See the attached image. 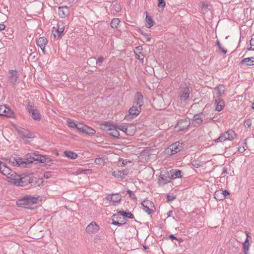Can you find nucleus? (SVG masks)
I'll return each mask as SVG.
<instances>
[{
    "label": "nucleus",
    "instance_id": "nucleus-31",
    "mask_svg": "<svg viewBox=\"0 0 254 254\" xmlns=\"http://www.w3.org/2000/svg\"><path fill=\"white\" fill-rule=\"evenodd\" d=\"M64 155L69 159L74 160L78 158V155L77 153L71 151H65L64 152Z\"/></svg>",
    "mask_w": 254,
    "mask_h": 254
},
{
    "label": "nucleus",
    "instance_id": "nucleus-26",
    "mask_svg": "<svg viewBox=\"0 0 254 254\" xmlns=\"http://www.w3.org/2000/svg\"><path fill=\"white\" fill-rule=\"evenodd\" d=\"M215 99V110L217 111L220 112L222 111L224 106V101L220 98H214Z\"/></svg>",
    "mask_w": 254,
    "mask_h": 254
},
{
    "label": "nucleus",
    "instance_id": "nucleus-53",
    "mask_svg": "<svg viewBox=\"0 0 254 254\" xmlns=\"http://www.w3.org/2000/svg\"><path fill=\"white\" fill-rule=\"evenodd\" d=\"M227 173V170L226 168H224L222 171V174H225Z\"/></svg>",
    "mask_w": 254,
    "mask_h": 254
},
{
    "label": "nucleus",
    "instance_id": "nucleus-11",
    "mask_svg": "<svg viewBox=\"0 0 254 254\" xmlns=\"http://www.w3.org/2000/svg\"><path fill=\"white\" fill-rule=\"evenodd\" d=\"M9 159L1 158L0 159V172L3 175L7 176L11 173V169L6 166V163H8Z\"/></svg>",
    "mask_w": 254,
    "mask_h": 254
},
{
    "label": "nucleus",
    "instance_id": "nucleus-50",
    "mask_svg": "<svg viewBox=\"0 0 254 254\" xmlns=\"http://www.w3.org/2000/svg\"><path fill=\"white\" fill-rule=\"evenodd\" d=\"M104 59L103 57H100L96 60V64H101L104 61Z\"/></svg>",
    "mask_w": 254,
    "mask_h": 254
},
{
    "label": "nucleus",
    "instance_id": "nucleus-28",
    "mask_svg": "<svg viewBox=\"0 0 254 254\" xmlns=\"http://www.w3.org/2000/svg\"><path fill=\"white\" fill-rule=\"evenodd\" d=\"M240 64L248 66L254 65V57L245 58L242 60Z\"/></svg>",
    "mask_w": 254,
    "mask_h": 254
},
{
    "label": "nucleus",
    "instance_id": "nucleus-58",
    "mask_svg": "<svg viewBox=\"0 0 254 254\" xmlns=\"http://www.w3.org/2000/svg\"><path fill=\"white\" fill-rule=\"evenodd\" d=\"M252 108H253V109H254V103H253V104Z\"/></svg>",
    "mask_w": 254,
    "mask_h": 254
},
{
    "label": "nucleus",
    "instance_id": "nucleus-16",
    "mask_svg": "<svg viewBox=\"0 0 254 254\" xmlns=\"http://www.w3.org/2000/svg\"><path fill=\"white\" fill-rule=\"evenodd\" d=\"M100 229L99 226L95 222H91L86 228V232L89 235L96 233Z\"/></svg>",
    "mask_w": 254,
    "mask_h": 254
},
{
    "label": "nucleus",
    "instance_id": "nucleus-18",
    "mask_svg": "<svg viewBox=\"0 0 254 254\" xmlns=\"http://www.w3.org/2000/svg\"><path fill=\"white\" fill-rule=\"evenodd\" d=\"M190 125V122L189 120L185 119L179 121L175 127L178 130H183L187 129Z\"/></svg>",
    "mask_w": 254,
    "mask_h": 254
},
{
    "label": "nucleus",
    "instance_id": "nucleus-42",
    "mask_svg": "<svg viewBox=\"0 0 254 254\" xmlns=\"http://www.w3.org/2000/svg\"><path fill=\"white\" fill-rule=\"evenodd\" d=\"M119 161H122V164L123 166L127 165L128 163H131V161L127 159L123 160L121 158L119 159Z\"/></svg>",
    "mask_w": 254,
    "mask_h": 254
},
{
    "label": "nucleus",
    "instance_id": "nucleus-45",
    "mask_svg": "<svg viewBox=\"0 0 254 254\" xmlns=\"http://www.w3.org/2000/svg\"><path fill=\"white\" fill-rule=\"evenodd\" d=\"M244 125L245 127H249L252 125V121L251 120H247L245 121Z\"/></svg>",
    "mask_w": 254,
    "mask_h": 254
},
{
    "label": "nucleus",
    "instance_id": "nucleus-5",
    "mask_svg": "<svg viewBox=\"0 0 254 254\" xmlns=\"http://www.w3.org/2000/svg\"><path fill=\"white\" fill-rule=\"evenodd\" d=\"M183 143L177 141L166 148L164 151V153L165 155L170 156L180 152L183 149Z\"/></svg>",
    "mask_w": 254,
    "mask_h": 254
},
{
    "label": "nucleus",
    "instance_id": "nucleus-12",
    "mask_svg": "<svg viewBox=\"0 0 254 254\" xmlns=\"http://www.w3.org/2000/svg\"><path fill=\"white\" fill-rule=\"evenodd\" d=\"M64 25L62 22L58 23L57 27H54L52 30V36L55 38L57 37H61L64 30Z\"/></svg>",
    "mask_w": 254,
    "mask_h": 254
},
{
    "label": "nucleus",
    "instance_id": "nucleus-23",
    "mask_svg": "<svg viewBox=\"0 0 254 254\" xmlns=\"http://www.w3.org/2000/svg\"><path fill=\"white\" fill-rule=\"evenodd\" d=\"M107 200L112 202L114 204L120 202L122 199V196L118 193L108 195L106 197Z\"/></svg>",
    "mask_w": 254,
    "mask_h": 254
},
{
    "label": "nucleus",
    "instance_id": "nucleus-10",
    "mask_svg": "<svg viewBox=\"0 0 254 254\" xmlns=\"http://www.w3.org/2000/svg\"><path fill=\"white\" fill-rule=\"evenodd\" d=\"M9 159L1 158L0 159V172L3 175L7 176L11 173V169L6 166V163H8Z\"/></svg>",
    "mask_w": 254,
    "mask_h": 254
},
{
    "label": "nucleus",
    "instance_id": "nucleus-57",
    "mask_svg": "<svg viewBox=\"0 0 254 254\" xmlns=\"http://www.w3.org/2000/svg\"><path fill=\"white\" fill-rule=\"evenodd\" d=\"M39 181H40V183H42L43 182V180L42 179H39Z\"/></svg>",
    "mask_w": 254,
    "mask_h": 254
},
{
    "label": "nucleus",
    "instance_id": "nucleus-20",
    "mask_svg": "<svg viewBox=\"0 0 254 254\" xmlns=\"http://www.w3.org/2000/svg\"><path fill=\"white\" fill-rule=\"evenodd\" d=\"M112 223L114 225H123L126 223L127 220L125 217L119 216L118 215L114 214L112 216Z\"/></svg>",
    "mask_w": 254,
    "mask_h": 254
},
{
    "label": "nucleus",
    "instance_id": "nucleus-13",
    "mask_svg": "<svg viewBox=\"0 0 254 254\" xmlns=\"http://www.w3.org/2000/svg\"><path fill=\"white\" fill-rule=\"evenodd\" d=\"M119 129L127 135L129 136L133 135L136 131V127L132 124H130L127 126H120Z\"/></svg>",
    "mask_w": 254,
    "mask_h": 254
},
{
    "label": "nucleus",
    "instance_id": "nucleus-55",
    "mask_svg": "<svg viewBox=\"0 0 254 254\" xmlns=\"http://www.w3.org/2000/svg\"><path fill=\"white\" fill-rule=\"evenodd\" d=\"M127 192L130 195V196L131 195V194H132V191L130 190H128L127 191Z\"/></svg>",
    "mask_w": 254,
    "mask_h": 254
},
{
    "label": "nucleus",
    "instance_id": "nucleus-2",
    "mask_svg": "<svg viewBox=\"0 0 254 254\" xmlns=\"http://www.w3.org/2000/svg\"><path fill=\"white\" fill-rule=\"evenodd\" d=\"M7 179L8 183L19 186H24L32 182L30 177L27 176H21L14 172H11L7 176Z\"/></svg>",
    "mask_w": 254,
    "mask_h": 254
},
{
    "label": "nucleus",
    "instance_id": "nucleus-30",
    "mask_svg": "<svg viewBox=\"0 0 254 254\" xmlns=\"http://www.w3.org/2000/svg\"><path fill=\"white\" fill-rule=\"evenodd\" d=\"M146 17L145 19V25L147 28H150L152 27L154 24V22L153 20L152 17L147 14V12L146 11Z\"/></svg>",
    "mask_w": 254,
    "mask_h": 254
},
{
    "label": "nucleus",
    "instance_id": "nucleus-1",
    "mask_svg": "<svg viewBox=\"0 0 254 254\" xmlns=\"http://www.w3.org/2000/svg\"><path fill=\"white\" fill-rule=\"evenodd\" d=\"M35 160H39L42 162L46 161L44 156L33 153L27 154L25 161L20 158H13L9 159L8 163L14 166H24L28 163L33 162Z\"/></svg>",
    "mask_w": 254,
    "mask_h": 254
},
{
    "label": "nucleus",
    "instance_id": "nucleus-15",
    "mask_svg": "<svg viewBox=\"0 0 254 254\" xmlns=\"http://www.w3.org/2000/svg\"><path fill=\"white\" fill-rule=\"evenodd\" d=\"M0 115L8 118L14 117V112L5 105L0 106Z\"/></svg>",
    "mask_w": 254,
    "mask_h": 254
},
{
    "label": "nucleus",
    "instance_id": "nucleus-59",
    "mask_svg": "<svg viewBox=\"0 0 254 254\" xmlns=\"http://www.w3.org/2000/svg\"><path fill=\"white\" fill-rule=\"evenodd\" d=\"M150 38H148L147 40V41H150Z\"/></svg>",
    "mask_w": 254,
    "mask_h": 254
},
{
    "label": "nucleus",
    "instance_id": "nucleus-34",
    "mask_svg": "<svg viewBox=\"0 0 254 254\" xmlns=\"http://www.w3.org/2000/svg\"><path fill=\"white\" fill-rule=\"evenodd\" d=\"M67 125L70 128H76L78 122L71 119H67L66 120Z\"/></svg>",
    "mask_w": 254,
    "mask_h": 254
},
{
    "label": "nucleus",
    "instance_id": "nucleus-27",
    "mask_svg": "<svg viewBox=\"0 0 254 254\" xmlns=\"http://www.w3.org/2000/svg\"><path fill=\"white\" fill-rule=\"evenodd\" d=\"M58 13L62 18H64L67 16L69 13V10L67 6H60L59 8Z\"/></svg>",
    "mask_w": 254,
    "mask_h": 254
},
{
    "label": "nucleus",
    "instance_id": "nucleus-39",
    "mask_svg": "<svg viewBox=\"0 0 254 254\" xmlns=\"http://www.w3.org/2000/svg\"><path fill=\"white\" fill-rule=\"evenodd\" d=\"M95 163L98 165H104L105 164V160L103 158H97L95 160Z\"/></svg>",
    "mask_w": 254,
    "mask_h": 254
},
{
    "label": "nucleus",
    "instance_id": "nucleus-17",
    "mask_svg": "<svg viewBox=\"0 0 254 254\" xmlns=\"http://www.w3.org/2000/svg\"><path fill=\"white\" fill-rule=\"evenodd\" d=\"M230 195V193L227 190H218L215 191L214 193V198L217 200H224L226 197Z\"/></svg>",
    "mask_w": 254,
    "mask_h": 254
},
{
    "label": "nucleus",
    "instance_id": "nucleus-44",
    "mask_svg": "<svg viewBox=\"0 0 254 254\" xmlns=\"http://www.w3.org/2000/svg\"><path fill=\"white\" fill-rule=\"evenodd\" d=\"M158 0V5L159 7H162V8H164L165 6V2H164V0Z\"/></svg>",
    "mask_w": 254,
    "mask_h": 254
},
{
    "label": "nucleus",
    "instance_id": "nucleus-43",
    "mask_svg": "<svg viewBox=\"0 0 254 254\" xmlns=\"http://www.w3.org/2000/svg\"><path fill=\"white\" fill-rule=\"evenodd\" d=\"M143 48L142 47V46H137V47H136L135 48V50L134 51V53L135 54H137V53H139V54H141V51L142 50Z\"/></svg>",
    "mask_w": 254,
    "mask_h": 254
},
{
    "label": "nucleus",
    "instance_id": "nucleus-6",
    "mask_svg": "<svg viewBox=\"0 0 254 254\" xmlns=\"http://www.w3.org/2000/svg\"><path fill=\"white\" fill-rule=\"evenodd\" d=\"M237 137V134L232 129H229L227 131L221 133L219 137L214 140L215 143L223 142L226 140L232 141Z\"/></svg>",
    "mask_w": 254,
    "mask_h": 254
},
{
    "label": "nucleus",
    "instance_id": "nucleus-36",
    "mask_svg": "<svg viewBox=\"0 0 254 254\" xmlns=\"http://www.w3.org/2000/svg\"><path fill=\"white\" fill-rule=\"evenodd\" d=\"M120 20L119 18H113L111 22V26L113 28H117L120 23Z\"/></svg>",
    "mask_w": 254,
    "mask_h": 254
},
{
    "label": "nucleus",
    "instance_id": "nucleus-51",
    "mask_svg": "<svg viewBox=\"0 0 254 254\" xmlns=\"http://www.w3.org/2000/svg\"><path fill=\"white\" fill-rule=\"evenodd\" d=\"M5 28V26L3 23H0V31L3 30Z\"/></svg>",
    "mask_w": 254,
    "mask_h": 254
},
{
    "label": "nucleus",
    "instance_id": "nucleus-41",
    "mask_svg": "<svg viewBox=\"0 0 254 254\" xmlns=\"http://www.w3.org/2000/svg\"><path fill=\"white\" fill-rule=\"evenodd\" d=\"M200 7L203 10H206L208 8L209 4L206 1H203L200 3Z\"/></svg>",
    "mask_w": 254,
    "mask_h": 254
},
{
    "label": "nucleus",
    "instance_id": "nucleus-32",
    "mask_svg": "<svg viewBox=\"0 0 254 254\" xmlns=\"http://www.w3.org/2000/svg\"><path fill=\"white\" fill-rule=\"evenodd\" d=\"M202 122V119L201 117V115H196L194 116L192 122V124L194 126H198L200 125Z\"/></svg>",
    "mask_w": 254,
    "mask_h": 254
},
{
    "label": "nucleus",
    "instance_id": "nucleus-35",
    "mask_svg": "<svg viewBox=\"0 0 254 254\" xmlns=\"http://www.w3.org/2000/svg\"><path fill=\"white\" fill-rule=\"evenodd\" d=\"M118 213L120 214L121 216H123V217H126L130 219L133 218V215L129 211L125 212L124 211H120L118 212Z\"/></svg>",
    "mask_w": 254,
    "mask_h": 254
},
{
    "label": "nucleus",
    "instance_id": "nucleus-19",
    "mask_svg": "<svg viewBox=\"0 0 254 254\" xmlns=\"http://www.w3.org/2000/svg\"><path fill=\"white\" fill-rule=\"evenodd\" d=\"M143 97L140 92H136L134 96L133 105L142 107L143 104Z\"/></svg>",
    "mask_w": 254,
    "mask_h": 254
},
{
    "label": "nucleus",
    "instance_id": "nucleus-46",
    "mask_svg": "<svg viewBox=\"0 0 254 254\" xmlns=\"http://www.w3.org/2000/svg\"><path fill=\"white\" fill-rule=\"evenodd\" d=\"M51 176H52V174H51V172H46L44 174V177L46 179H49V178H51Z\"/></svg>",
    "mask_w": 254,
    "mask_h": 254
},
{
    "label": "nucleus",
    "instance_id": "nucleus-24",
    "mask_svg": "<svg viewBox=\"0 0 254 254\" xmlns=\"http://www.w3.org/2000/svg\"><path fill=\"white\" fill-rule=\"evenodd\" d=\"M47 43V39L44 37H40L36 41L37 45L41 48L44 54H45V47Z\"/></svg>",
    "mask_w": 254,
    "mask_h": 254
},
{
    "label": "nucleus",
    "instance_id": "nucleus-49",
    "mask_svg": "<svg viewBox=\"0 0 254 254\" xmlns=\"http://www.w3.org/2000/svg\"><path fill=\"white\" fill-rule=\"evenodd\" d=\"M175 198H176L175 196H173V195L172 196V195H167V199L168 201L173 200Z\"/></svg>",
    "mask_w": 254,
    "mask_h": 254
},
{
    "label": "nucleus",
    "instance_id": "nucleus-29",
    "mask_svg": "<svg viewBox=\"0 0 254 254\" xmlns=\"http://www.w3.org/2000/svg\"><path fill=\"white\" fill-rule=\"evenodd\" d=\"M170 174L171 179L180 178L182 177V172L179 170L172 169L170 171Z\"/></svg>",
    "mask_w": 254,
    "mask_h": 254
},
{
    "label": "nucleus",
    "instance_id": "nucleus-33",
    "mask_svg": "<svg viewBox=\"0 0 254 254\" xmlns=\"http://www.w3.org/2000/svg\"><path fill=\"white\" fill-rule=\"evenodd\" d=\"M29 112L31 114L32 118L35 120H40L41 115L39 112L35 109L31 110Z\"/></svg>",
    "mask_w": 254,
    "mask_h": 254
},
{
    "label": "nucleus",
    "instance_id": "nucleus-54",
    "mask_svg": "<svg viewBox=\"0 0 254 254\" xmlns=\"http://www.w3.org/2000/svg\"><path fill=\"white\" fill-rule=\"evenodd\" d=\"M170 238L173 239H175V240H176L177 238L173 235H171L170 236Z\"/></svg>",
    "mask_w": 254,
    "mask_h": 254
},
{
    "label": "nucleus",
    "instance_id": "nucleus-22",
    "mask_svg": "<svg viewBox=\"0 0 254 254\" xmlns=\"http://www.w3.org/2000/svg\"><path fill=\"white\" fill-rule=\"evenodd\" d=\"M225 93V87L222 85H219L215 88L214 98H220Z\"/></svg>",
    "mask_w": 254,
    "mask_h": 254
},
{
    "label": "nucleus",
    "instance_id": "nucleus-14",
    "mask_svg": "<svg viewBox=\"0 0 254 254\" xmlns=\"http://www.w3.org/2000/svg\"><path fill=\"white\" fill-rule=\"evenodd\" d=\"M143 210L148 214L152 213L155 211V206L152 201L149 200H144L142 202Z\"/></svg>",
    "mask_w": 254,
    "mask_h": 254
},
{
    "label": "nucleus",
    "instance_id": "nucleus-8",
    "mask_svg": "<svg viewBox=\"0 0 254 254\" xmlns=\"http://www.w3.org/2000/svg\"><path fill=\"white\" fill-rule=\"evenodd\" d=\"M76 129L79 132L87 134L94 135L96 133V130L94 128L80 122H78Z\"/></svg>",
    "mask_w": 254,
    "mask_h": 254
},
{
    "label": "nucleus",
    "instance_id": "nucleus-47",
    "mask_svg": "<svg viewBox=\"0 0 254 254\" xmlns=\"http://www.w3.org/2000/svg\"><path fill=\"white\" fill-rule=\"evenodd\" d=\"M136 57L137 59L143 61L144 59V56L141 53V54H135Z\"/></svg>",
    "mask_w": 254,
    "mask_h": 254
},
{
    "label": "nucleus",
    "instance_id": "nucleus-3",
    "mask_svg": "<svg viewBox=\"0 0 254 254\" xmlns=\"http://www.w3.org/2000/svg\"><path fill=\"white\" fill-rule=\"evenodd\" d=\"M119 127L120 126L118 127L116 124L108 122L103 123L100 125L102 130L115 138H119L120 135L119 131Z\"/></svg>",
    "mask_w": 254,
    "mask_h": 254
},
{
    "label": "nucleus",
    "instance_id": "nucleus-38",
    "mask_svg": "<svg viewBox=\"0 0 254 254\" xmlns=\"http://www.w3.org/2000/svg\"><path fill=\"white\" fill-rule=\"evenodd\" d=\"M86 172H89V173H92V170L91 169H82L81 168L78 169L75 172L76 175H79L83 173H86Z\"/></svg>",
    "mask_w": 254,
    "mask_h": 254
},
{
    "label": "nucleus",
    "instance_id": "nucleus-25",
    "mask_svg": "<svg viewBox=\"0 0 254 254\" xmlns=\"http://www.w3.org/2000/svg\"><path fill=\"white\" fill-rule=\"evenodd\" d=\"M190 91L189 88L185 87L181 89L180 92V99L181 101H185L189 99Z\"/></svg>",
    "mask_w": 254,
    "mask_h": 254
},
{
    "label": "nucleus",
    "instance_id": "nucleus-48",
    "mask_svg": "<svg viewBox=\"0 0 254 254\" xmlns=\"http://www.w3.org/2000/svg\"><path fill=\"white\" fill-rule=\"evenodd\" d=\"M250 49L252 50H254V38H252L250 40Z\"/></svg>",
    "mask_w": 254,
    "mask_h": 254
},
{
    "label": "nucleus",
    "instance_id": "nucleus-21",
    "mask_svg": "<svg viewBox=\"0 0 254 254\" xmlns=\"http://www.w3.org/2000/svg\"><path fill=\"white\" fill-rule=\"evenodd\" d=\"M128 174V171L127 170H124L123 171L117 170L112 172V175L115 177L119 178L123 180Z\"/></svg>",
    "mask_w": 254,
    "mask_h": 254
},
{
    "label": "nucleus",
    "instance_id": "nucleus-37",
    "mask_svg": "<svg viewBox=\"0 0 254 254\" xmlns=\"http://www.w3.org/2000/svg\"><path fill=\"white\" fill-rule=\"evenodd\" d=\"M250 246V243H249V240L248 239H246L244 243H243V249L245 254H247V252H248Z\"/></svg>",
    "mask_w": 254,
    "mask_h": 254
},
{
    "label": "nucleus",
    "instance_id": "nucleus-52",
    "mask_svg": "<svg viewBox=\"0 0 254 254\" xmlns=\"http://www.w3.org/2000/svg\"><path fill=\"white\" fill-rule=\"evenodd\" d=\"M176 240H177L179 243H181L184 241V240L181 238H180L179 239L177 238Z\"/></svg>",
    "mask_w": 254,
    "mask_h": 254
},
{
    "label": "nucleus",
    "instance_id": "nucleus-56",
    "mask_svg": "<svg viewBox=\"0 0 254 254\" xmlns=\"http://www.w3.org/2000/svg\"><path fill=\"white\" fill-rule=\"evenodd\" d=\"M246 236H247V239H248V238L249 237V232L246 231Z\"/></svg>",
    "mask_w": 254,
    "mask_h": 254
},
{
    "label": "nucleus",
    "instance_id": "nucleus-40",
    "mask_svg": "<svg viewBox=\"0 0 254 254\" xmlns=\"http://www.w3.org/2000/svg\"><path fill=\"white\" fill-rule=\"evenodd\" d=\"M247 148V145L246 141H245V142H244L242 144V146L239 147L238 151L240 153H243L246 150Z\"/></svg>",
    "mask_w": 254,
    "mask_h": 254
},
{
    "label": "nucleus",
    "instance_id": "nucleus-9",
    "mask_svg": "<svg viewBox=\"0 0 254 254\" xmlns=\"http://www.w3.org/2000/svg\"><path fill=\"white\" fill-rule=\"evenodd\" d=\"M171 180V177L168 171L166 170H162L159 176L158 183L160 186H164L170 182Z\"/></svg>",
    "mask_w": 254,
    "mask_h": 254
},
{
    "label": "nucleus",
    "instance_id": "nucleus-4",
    "mask_svg": "<svg viewBox=\"0 0 254 254\" xmlns=\"http://www.w3.org/2000/svg\"><path fill=\"white\" fill-rule=\"evenodd\" d=\"M39 197V196L26 195L18 199L16 201V204L21 207L31 208L33 204L38 203Z\"/></svg>",
    "mask_w": 254,
    "mask_h": 254
},
{
    "label": "nucleus",
    "instance_id": "nucleus-7",
    "mask_svg": "<svg viewBox=\"0 0 254 254\" xmlns=\"http://www.w3.org/2000/svg\"><path fill=\"white\" fill-rule=\"evenodd\" d=\"M141 107L132 105V107L129 108L125 119L128 120L136 118L141 113Z\"/></svg>",
    "mask_w": 254,
    "mask_h": 254
}]
</instances>
